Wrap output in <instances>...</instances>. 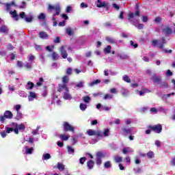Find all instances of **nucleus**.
Listing matches in <instances>:
<instances>
[{"label":"nucleus","mask_w":175,"mask_h":175,"mask_svg":"<svg viewBox=\"0 0 175 175\" xmlns=\"http://www.w3.org/2000/svg\"><path fill=\"white\" fill-rule=\"evenodd\" d=\"M135 16H137V17H140V11L137 10L134 14L133 12L129 13L127 16L129 23L132 24V25H134V27L138 28V29H143V28H144V25L139 23L137 25V23H139V19L135 18Z\"/></svg>","instance_id":"1"},{"label":"nucleus","mask_w":175,"mask_h":175,"mask_svg":"<svg viewBox=\"0 0 175 175\" xmlns=\"http://www.w3.org/2000/svg\"><path fill=\"white\" fill-rule=\"evenodd\" d=\"M165 44H166V39L165 38V37H161L160 41H159L158 40H153L152 41V45L154 47L157 46L159 49H161L162 50L163 53H165V54H171L173 51H172V49L166 50L165 49H164L163 46H165Z\"/></svg>","instance_id":"2"},{"label":"nucleus","mask_w":175,"mask_h":175,"mask_svg":"<svg viewBox=\"0 0 175 175\" xmlns=\"http://www.w3.org/2000/svg\"><path fill=\"white\" fill-rule=\"evenodd\" d=\"M64 90L65 91L64 92V99L66 100H70L72 96L69 94V88H68V85L59 84L57 87V92H62Z\"/></svg>","instance_id":"3"},{"label":"nucleus","mask_w":175,"mask_h":175,"mask_svg":"<svg viewBox=\"0 0 175 175\" xmlns=\"http://www.w3.org/2000/svg\"><path fill=\"white\" fill-rule=\"evenodd\" d=\"M87 134L88 136H97V137H100V139H103V134H102V131H94L92 129H89L87 131Z\"/></svg>","instance_id":"4"},{"label":"nucleus","mask_w":175,"mask_h":175,"mask_svg":"<svg viewBox=\"0 0 175 175\" xmlns=\"http://www.w3.org/2000/svg\"><path fill=\"white\" fill-rule=\"evenodd\" d=\"M148 129H151L155 133H161L162 132V124L149 125L148 126Z\"/></svg>","instance_id":"5"},{"label":"nucleus","mask_w":175,"mask_h":175,"mask_svg":"<svg viewBox=\"0 0 175 175\" xmlns=\"http://www.w3.org/2000/svg\"><path fill=\"white\" fill-rule=\"evenodd\" d=\"M63 126L64 132H75V127L70 125L68 122H64L63 123Z\"/></svg>","instance_id":"6"},{"label":"nucleus","mask_w":175,"mask_h":175,"mask_svg":"<svg viewBox=\"0 0 175 175\" xmlns=\"http://www.w3.org/2000/svg\"><path fill=\"white\" fill-rule=\"evenodd\" d=\"M121 135H131L132 133V128L129 126H122L121 129Z\"/></svg>","instance_id":"7"},{"label":"nucleus","mask_w":175,"mask_h":175,"mask_svg":"<svg viewBox=\"0 0 175 175\" xmlns=\"http://www.w3.org/2000/svg\"><path fill=\"white\" fill-rule=\"evenodd\" d=\"M48 9L49 10H55L56 12L53 14V17H55V16H59V12H61V8L59 6L49 5Z\"/></svg>","instance_id":"8"},{"label":"nucleus","mask_w":175,"mask_h":175,"mask_svg":"<svg viewBox=\"0 0 175 175\" xmlns=\"http://www.w3.org/2000/svg\"><path fill=\"white\" fill-rule=\"evenodd\" d=\"M161 31L164 33V35H172L173 33L172 28H170L169 26L165 27V28L163 29Z\"/></svg>","instance_id":"9"},{"label":"nucleus","mask_w":175,"mask_h":175,"mask_svg":"<svg viewBox=\"0 0 175 175\" xmlns=\"http://www.w3.org/2000/svg\"><path fill=\"white\" fill-rule=\"evenodd\" d=\"M60 53H61L62 57V58H64V59H66V58H68V53L66 52V50H65V46H61Z\"/></svg>","instance_id":"10"},{"label":"nucleus","mask_w":175,"mask_h":175,"mask_svg":"<svg viewBox=\"0 0 175 175\" xmlns=\"http://www.w3.org/2000/svg\"><path fill=\"white\" fill-rule=\"evenodd\" d=\"M29 96H28V100L29 102H32V100H33V99H36V93L33 92H29Z\"/></svg>","instance_id":"11"},{"label":"nucleus","mask_w":175,"mask_h":175,"mask_svg":"<svg viewBox=\"0 0 175 175\" xmlns=\"http://www.w3.org/2000/svg\"><path fill=\"white\" fill-rule=\"evenodd\" d=\"M4 117L8 120H12V118H13V113L10 111H5L4 112Z\"/></svg>","instance_id":"12"},{"label":"nucleus","mask_w":175,"mask_h":175,"mask_svg":"<svg viewBox=\"0 0 175 175\" xmlns=\"http://www.w3.org/2000/svg\"><path fill=\"white\" fill-rule=\"evenodd\" d=\"M0 32H2L3 33H5V35H8V33H9V29L5 25H2L0 27Z\"/></svg>","instance_id":"13"},{"label":"nucleus","mask_w":175,"mask_h":175,"mask_svg":"<svg viewBox=\"0 0 175 175\" xmlns=\"http://www.w3.org/2000/svg\"><path fill=\"white\" fill-rule=\"evenodd\" d=\"M94 165H95V162H94L93 160H90L89 161L87 162V167L90 170L94 169Z\"/></svg>","instance_id":"14"},{"label":"nucleus","mask_w":175,"mask_h":175,"mask_svg":"<svg viewBox=\"0 0 175 175\" xmlns=\"http://www.w3.org/2000/svg\"><path fill=\"white\" fill-rule=\"evenodd\" d=\"M10 14H12V18H15L16 21H18L20 20V17L18 16V14H17V11L14 10L13 12H10Z\"/></svg>","instance_id":"15"},{"label":"nucleus","mask_w":175,"mask_h":175,"mask_svg":"<svg viewBox=\"0 0 175 175\" xmlns=\"http://www.w3.org/2000/svg\"><path fill=\"white\" fill-rule=\"evenodd\" d=\"M39 35L41 39H49V34L45 31H40Z\"/></svg>","instance_id":"16"},{"label":"nucleus","mask_w":175,"mask_h":175,"mask_svg":"<svg viewBox=\"0 0 175 175\" xmlns=\"http://www.w3.org/2000/svg\"><path fill=\"white\" fill-rule=\"evenodd\" d=\"M97 2V8H106L107 6V4H106L105 2H102L100 0H98Z\"/></svg>","instance_id":"17"},{"label":"nucleus","mask_w":175,"mask_h":175,"mask_svg":"<svg viewBox=\"0 0 175 175\" xmlns=\"http://www.w3.org/2000/svg\"><path fill=\"white\" fill-rule=\"evenodd\" d=\"M62 85H66L68 83H69V77L68 75H65L62 77Z\"/></svg>","instance_id":"18"},{"label":"nucleus","mask_w":175,"mask_h":175,"mask_svg":"<svg viewBox=\"0 0 175 175\" xmlns=\"http://www.w3.org/2000/svg\"><path fill=\"white\" fill-rule=\"evenodd\" d=\"M146 157L148 158V159H151L155 157V154H154V152L152 151H149L147 152Z\"/></svg>","instance_id":"19"},{"label":"nucleus","mask_w":175,"mask_h":175,"mask_svg":"<svg viewBox=\"0 0 175 175\" xmlns=\"http://www.w3.org/2000/svg\"><path fill=\"white\" fill-rule=\"evenodd\" d=\"M152 80L154 83H157L158 84H159L161 83V77L153 76Z\"/></svg>","instance_id":"20"},{"label":"nucleus","mask_w":175,"mask_h":175,"mask_svg":"<svg viewBox=\"0 0 175 175\" xmlns=\"http://www.w3.org/2000/svg\"><path fill=\"white\" fill-rule=\"evenodd\" d=\"M28 87L27 88V90H32L33 87H35V83L31 81L27 82Z\"/></svg>","instance_id":"21"},{"label":"nucleus","mask_w":175,"mask_h":175,"mask_svg":"<svg viewBox=\"0 0 175 175\" xmlns=\"http://www.w3.org/2000/svg\"><path fill=\"white\" fill-rule=\"evenodd\" d=\"M25 149H26V152H25L26 154H32V152H33V148H28V146H25Z\"/></svg>","instance_id":"22"},{"label":"nucleus","mask_w":175,"mask_h":175,"mask_svg":"<svg viewBox=\"0 0 175 175\" xmlns=\"http://www.w3.org/2000/svg\"><path fill=\"white\" fill-rule=\"evenodd\" d=\"M38 20H42V21H44L46 20V14L44 13H41L38 16Z\"/></svg>","instance_id":"23"},{"label":"nucleus","mask_w":175,"mask_h":175,"mask_svg":"<svg viewBox=\"0 0 175 175\" xmlns=\"http://www.w3.org/2000/svg\"><path fill=\"white\" fill-rule=\"evenodd\" d=\"M57 167L60 170V172H62V170H65V165H64V164L62 163H57Z\"/></svg>","instance_id":"24"},{"label":"nucleus","mask_w":175,"mask_h":175,"mask_svg":"<svg viewBox=\"0 0 175 175\" xmlns=\"http://www.w3.org/2000/svg\"><path fill=\"white\" fill-rule=\"evenodd\" d=\"M105 40H107V42H108L109 43H111V44H114V43H116L114 39H113V38L111 37H106Z\"/></svg>","instance_id":"25"},{"label":"nucleus","mask_w":175,"mask_h":175,"mask_svg":"<svg viewBox=\"0 0 175 175\" xmlns=\"http://www.w3.org/2000/svg\"><path fill=\"white\" fill-rule=\"evenodd\" d=\"M104 167L105 169H109V168L111 167V161H106L104 164Z\"/></svg>","instance_id":"26"},{"label":"nucleus","mask_w":175,"mask_h":175,"mask_svg":"<svg viewBox=\"0 0 175 175\" xmlns=\"http://www.w3.org/2000/svg\"><path fill=\"white\" fill-rule=\"evenodd\" d=\"M104 51L107 54H110V53L111 51V46L108 45L107 47L105 48Z\"/></svg>","instance_id":"27"},{"label":"nucleus","mask_w":175,"mask_h":175,"mask_svg":"<svg viewBox=\"0 0 175 175\" xmlns=\"http://www.w3.org/2000/svg\"><path fill=\"white\" fill-rule=\"evenodd\" d=\"M100 83V80L99 79H96L95 81H93L92 83H90V87H94V85L96 84H99Z\"/></svg>","instance_id":"28"},{"label":"nucleus","mask_w":175,"mask_h":175,"mask_svg":"<svg viewBox=\"0 0 175 175\" xmlns=\"http://www.w3.org/2000/svg\"><path fill=\"white\" fill-rule=\"evenodd\" d=\"M79 108L82 111H85L87 109V105L85 104L80 103Z\"/></svg>","instance_id":"29"},{"label":"nucleus","mask_w":175,"mask_h":175,"mask_svg":"<svg viewBox=\"0 0 175 175\" xmlns=\"http://www.w3.org/2000/svg\"><path fill=\"white\" fill-rule=\"evenodd\" d=\"M159 84H160V87H164V88H167V87H169V83L165 81L160 82Z\"/></svg>","instance_id":"30"},{"label":"nucleus","mask_w":175,"mask_h":175,"mask_svg":"<svg viewBox=\"0 0 175 175\" xmlns=\"http://www.w3.org/2000/svg\"><path fill=\"white\" fill-rule=\"evenodd\" d=\"M123 80L124 81H126V83H131V78H129V76L128 75H124Z\"/></svg>","instance_id":"31"},{"label":"nucleus","mask_w":175,"mask_h":175,"mask_svg":"<svg viewBox=\"0 0 175 175\" xmlns=\"http://www.w3.org/2000/svg\"><path fill=\"white\" fill-rule=\"evenodd\" d=\"M66 33L69 36H73V30L70 28H68L66 29Z\"/></svg>","instance_id":"32"},{"label":"nucleus","mask_w":175,"mask_h":175,"mask_svg":"<svg viewBox=\"0 0 175 175\" xmlns=\"http://www.w3.org/2000/svg\"><path fill=\"white\" fill-rule=\"evenodd\" d=\"M90 100L91 97H90L89 96L83 97V102H85V103H90Z\"/></svg>","instance_id":"33"},{"label":"nucleus","mask_w":175,"mask_h":175,"mask_svg":"<svg viewBox=\"0 0 175 175\" xmlns=\"http://www.w3.org/2000/svg\"><path fill=\"white\" fill-rule=\"evenodd\" d=\"M59 137L63 141H66V140H68V139H69V136L66 135H60Z\"/></svg>","instance_id":"34"},{"label":"nucleus","mask_w":175,"mask_h":175,"mask_svg":"<svg viewBox=\"0 0 175 175\" xmlns=\"http://www.w3.org/2000/svg\"><path fill=\"white\" fill-rule=\"evenodd\" d=\"M115 161L116 162V163H120L121 162H122V157L118 156L115 158Z\"/></svg>","instance_id":"35"},{"label":"nucleus","mask_w":175,"mask_h":175,"mask_svg":"<svg viewBox=\"0 0 175 175\" xmlns=\"http://www.w3.org/2000/svg\"><path fill=\"white\" fill-rule=\"evenodd\" d=\"M72 68H68L66 70V75H68V76H70V75H72Z\"/></svg>","instance_id":"36"},{"label":"nucleus","mask_w":175,"mask_h":175,"mask_svg":"<svg viewBox=\"0 0 175 175\" xmlns=\"http://www.w3.org/2000/svg\"><path fill=\"white\" fill-rule=\"evenodd\" d=\"M67 149H68V152H70V154L75 153V149L73 148L70 147V146H67Z\"/></svg>","instance_id":"37"},{"label":"nucleus","mask_w":175,"mask_h":175,"mask_svg":"<svg viewBox=\"0 0 175 175\" xmlns=\"http://www.w3.org/2000/svg\"><path fill=\"white\" fill-rule=\"evenodd\" d=\"M52 58L55 61L56 59H58V54L55 52H53L52 53Z\"/></svg>","instance_id":"38"},{"label":"nucleus","mask_w":175,"mask_h":175,"mask_svg":"<svg viewBox=\"0 0 175 175\" xmlns=\"http://www.w3.org/2000/svg\"><path fill=\"white\" fill-rule=\"evenodd\" d=\"M130 44H131V46H132L133 47H134V49H137V47H139V44H135V42H133V40H131V41H130Z\"/></svg>","instance_id":"39"},{"label":"nucleus","mask_w":175,"mask_h":175,"mask_svg":"<svg viewBox=\"0 0 175 175\" xmlns=\"http://www.w3.org/2000/svg\"><path fill=\"white\" fill-rule=\"evenodd\" d=\"M25 68H26V69H28V70L31 69L32 68V64H31V63H26L25 64Z\"/></svg>","instance_id":"40"},{"label":"nucleus","mask_w":175,"mask_h":175,"mask_svg":"<svg viewBox=\"0 0 175 175\" xmlns=\"http://www.w3.org/2000/svg\"><path fill=\"white\" fill-rule=\"evenodd\" d=\"M161 21H162V18H161V16H157L154 19V23H156L157 24H159V23H161Z\"/></svg>","instance_id":"41"},{"label":"nucleus","mask_w":175,"mask_h":175,"mask_svg":"<svg viewBox=\"0 0 175 175\" xmlns=\"http://www.w3.org/2000/svg\"><path fill=\"white\" fill-rule=\"evenodd\" d=\"M113 98V95L111 94H107L104 96V99L106 100V99H111Z\"/></svg>","instance_id":"42"},{"label":"nucleus","mask_w":175,"mask_h":175,"mask_svg":"<svg viewBox=\"0 0 175 175\" xmlns=\"http://www.w3.org/2000/svg\"><path fill=\"white\" fill-rule=\"evenodd\" d=\"M18 129H19V131H24L25 129V126L23 124H19L18 126Z\"/></svg>","instance_id":"43"},{"label":"nucleus","mask_w":175,"mask_h":175,"mask_svg":"<svg viewBox=\"0 0 175 175\" xmlns=\"http://www.w3.org/2000/svg\"><path fill=\"white\" fill-rule=\"evenodd\" d=\"M96 155H97V158H100V159H102V158L105 157V155L103 154V153H102V152H98Z\"/></svg>","instance_id":"44"},{"label":"nucleus","mask_w":175,"mask_h":175,"mask_svg":"<svg viewBox=\"0 0 175 175\" xmlns=\"http://www.w3.org/2000/svg\"><path fill=\"white\" fill-rule=\"evenodd\" d=\"M50 158H51V155H50V154L46 153L44 154V159H45V161H47V159H50Z\"/></svg>","instance_id":"45"},{"label":"nucleus","mask_w":175,"mask_h":175,"mask_svg":"<svg viewBox=\"0 0 175 175\" xmlns=\"http://www.w3.org/2000/svg\"><path fill=\"white\" fill-rule=\"evenodd\" d=\"M87 158L85 157H81L80 159H79V163L81 165H84V162H85Z\"/></svg>","instance_id":"46"},{"label":"nucleus","mask_w":175,"mask_h":175,"mask_svg":"<svg viewBox=\"0 0 175 175\" xmlns=\"http://www.w3.org/2000/svg\"><path fill=\"white\" fill-rule=\"evenodd\" d=\"M109 129H106L104 132H103V135L105 136V137H107V136H109Z\"/></svg>","instance_id":"47"},{"label":"nucleus","mask_w":175,"mask_h":175,"mask_svg":"<svg viewBox=\"0 0 175 175\" xmlns=\"http://www.w3.org/2000/svg\"><path fill=\"white\" fill-rule=\"evenodd\" d=\"M143 23H147L148 21V17L147 16H142Z\"/></svg>","instance_id":"48"},{"label":"nucleus","mask_w":175,"mask_h":175,"mask_svg":"<svg viewBox=\"0 0 175 175\" xmlns=\"http://www.w3.org/2000/svg\"><path fill=\"white\" fill-rule=\"evenodd\" d=\"M96 163V165H102V159L97 157Z\"/></svg>","instance_id":"49"},{"label":"nucleus","mask_w":175,"mask_h":175,"mask_svg":"<svg viewBox=\"0 0 175 175\" xmlns=\"http://www.w3.org/2000/svg\"><path fill=\"white\" fill-rule=\"evenodd\" d=\"M118 18H120V20H124V11L120 12Z\"/></svg>","instance_id":"50"},{"label":"nucleus","mask_w":175,"mask_h":175,"mask_svg":"<svg viewBox=\"0 0 175 175\" xmlns=\"http://www.w3.org/2000/svg\"><path fill=\"white\" fill-rule=\"evenodd\" d=\"M150 111L154 114H157V113H158V109H157L155 107H152L150 109Z\"/></svg>","instance_id":"51"},{"label":"nucleus","mask_w":175,"mask_h":175,"mask_svg":"<svg viewBox=\"0 0 175 175\" xmlns=\"http://www.w3.org/2000/svg\"><path fill=\"white\" fill-rule=\"evenodd\" d=\"M33 18H32V16H30V17H26L25 18V21L27 22V23H31V21H32V20H33Z\"/></svg>","instance_id":"52"},{"label":"nucleus","mask_w":175,"mask_h":175,"mask_svg":"<svg viewBox=\"0 0 175 175\" xmlns=\"http://www.w3.org/2000/svg\"><path fill=\"white\" fill-rule=\"evenodd\" d=\"M53 42L54 43H61V38H59V37H56Z\"/></svg>","instance_id":"53"},{"label":"nucleus","mask_w":175,"mask_h":175,"mask_svg":"<svg viewBox=\"0 0 175 175\" xmlns=\"http://www.w3.org/2000/svg\"><path fill=\"white\" fill-rule=\"evenodd\" d=\"M14 129L12 127L7 128L6 133H10V132H13Z\"/></svg>","instance_id":"54"},{"label":"nucleus","mask_w":175,"mask_h":175,"mask_svg":"<svg viewBox=\"0 0 175 175\" xmlns=\"http://www.w3.org/2000/svg\"><path fill=\"white\" fill-rule=\"evenodd\" d=\"M104 26L106 27L107 28H109V27H111V23L106 22L105 23H104Z\"/></svg>","instance_id":"55"},{"label":"nucleus","mask_w":175,"mask_h":175,"mask_svg":"<svg viewBox=\"0 0 175 175\" xmlns=\"http://www.w3.org/2000/svg\"><path fill=\"white\" fill-rule=\"evenodd\" d=\"M166 76H173V72L170 70H167L166 72Z\"/></svg>","instance_id":"56"},{"label":"nucleus","mask_w":175,"mask_h":175,"mask_svg":"<svg viewBox=\"0 0 175 175\" xmlns=\"http://www.w3.org/2000/svg\"><path fill=\"white\" fill-rule=\"evenodd\" d=\"M65 23H66V21H63L62 22L59 23V27H65Z\"/></svg>","instance_id":"57"},{"label":"nucleus","mask_w":175,"mask_h":175,"mask_svg":"<svg viewBox=\"0 0 175 175\" xmlns=\"http://www.w3.org/2000/svg\"><path fill=\"white\" fill-rule=\"evenodd\" d=\"M111 94H117V89L116 88H112L109 91Z\"/></svg>","instance_id":"58"},{"label":"nucleus","mask_w":175,"mask_h":175,"mask_svg":"<svg viewBox=\"0 0 175 175\" xmlns=\"http://www.w3.org/2000/svg\"><path fill=\"white\" fill-rule=\"evenodd\" d=\"M20 109H21V105H16L15 106V110H16L17 112L20 111Z\"/></svg>","instance_id":"59"},{"label":"nucleus","mask_w":175,"mask_h":175,"mask_svg":"<svg viewBox=\"0 0 175 175\" xmlns=\"http://www.w3.org/2000/svg\"><path fill=\"white\" fill-rule=\"evenodd\" d=\"M21 116H22L21 112L18 111V112H17L16 120H20V118H21Z\"/></svg>","instance_id":"60"},{"label":"nucleus","mask_w":175,"mask_h":175,"mask_svg":"<svg viewBox=\"0 0 175 175\" xmlns=\"http://www.w3.org/2000/svg\"><path fill=\"white\" fill-rule=\"evenodd\" d=\"M76 87H77L78 88H82V87H83V83L81 81L79 82Z\"/></svg>","instance_id":"61"},{"label":"nucleus","mask_w":175,"mask_h":175,"mask_svg":"<svg viewBox=\"0 0 175 175\" xmlns=\"http://www.w3.org/2000/svg\"><path fill=\"white\" fill-rule=\"evenodd\" d=\"M113 8H114V9H116V10H120V5H118L116 3L113 4Z\"/></svg>","instance_id":"62"},{"label":"nucleus","mask_w":175,"mask_h":175,"mask_svg":"<svg viewBox=\"0 0 175 175\" xmlns=\"http://www.w3.org/2000/svg\"><path fill=\"white\" fill-rule=\"evenodd\" d=\"M20 17H21V18H26V16H25V12H22L20 14Z\"/></svg>","instance_id":"63"},{"label":"nucleus","mask_w":175,"mask_h":175,"mask_svg":"<svg viewBox=\"0 0 175 175\" xmlns=\"http://www.w3.org/2000/svg\"><path fill=\"white\" fill-rule=\"evenodd\" d=\"M122 152H123V154H128V152H129L128 148H124L122 149Z\"/></svg>","instance_id":"64"}]
</instances>
